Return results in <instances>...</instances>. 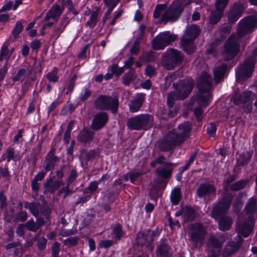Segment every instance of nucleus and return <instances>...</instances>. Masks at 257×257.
<instances>
[{
    "instance_id": "obj_7",
    "label": "nucleus",
    "mask_w": 257,
    "mask_h": 257,
    "mask_svg": "<svg viewBox=\"0 0 257 257\" xmlns=\"http://www.w3.org/2000/svg\"><path fill=\"white\" fill-rule=\"evenodd\" d=\"M154 123V118L149 114H142L129 118L126 122L127 127L132 130H148Z\"/></svg>"
},
{
    "instance_id": "obj_12",
    "label": "nucleus",
    "mask_w": 257,
    "mask_h": 257,
    "mask_svg": "<svg viewBox=\"0 0 257 257\" xmlns=\"http://www.w3.org/2000/svg\"><path fill=\"white\" fill-rule=\"evenodd\" d=\"M255 59L253 57L247 58L236 70V77L238 81L250 77L254 70Z\"/></svg>"
},
{
    "instance_id": "obj_28",
    "label": "nucleus",
    "mask_w": 257,
    "mask_h": 257,
    "mask_svg": "<svg viewBox=\"0 0 257 257\" xmlns=\"http://www.w3.org/2000/svg\"><path fill=\"white\" fill-rule=\"evenodd\" d=\"M227 70L226 64H222L217 67L213 70L214 79L216 83H218L224 78Z\"/></svg>"
},
{
    "instance_id": "obj_4",
    "label": "nucleus",
    "mask_w": 257,
    "mask_h": 257,
    "mask_svg": "<svg viewBox=\"0 0 257 257\" xmlns=\"http://www.w3.org/2000/svg\"><path fill=\"white\" fill-rule=\"evenodd\" d=\"M188 241L195 247H201L207 234L206 228L204 224L195 222L189 224L187 228Z\"/></svg>"
},
{
    "instance_id": "obj_42",
    "label": "nucleus",
    "mask_w": 257,
    "mask_h": 257,
    "mask_svg": "<svg viewBox=\"0 0 257 257\" xmlns=\"http://www.w3.org/2000/svg\"><path fill=\"white\" fill-rule=\"evenodd\" d=\"M247 182H248L247 180H241L239 181H237V182L231 184L229 186L230 189L232 191H235L242 189L244 188H245Z\"/></svg>"
},
{
    "instance_id": "obj_45",
    "label": "nucleus",
    "mask_w": 257,
    "mask_h": 257,
    "mask_svg": "<svg viewBox=\"0 0 257 257\" xmlns=\"http://www.w3.org/2000/svg\"><path fill=\"white\" fill-rule=\"evenodd\" d=\"M251 155L249 153H243L237 160V164L240 166L247 164L249 161Z\"/></svg>"
},
{
    "instance_id": "obj_29",
    "label": "nucleus",
    "mask_w": 257,
    "mask_h": 257,
    "mask_svg": "<svg viewBox=\"0 0 257 257\" xmlns=\"http://www.w3.org/2000/svg\"><path fill=\"white\" fill-rule=\"evenodd\" d=\"M63 9V8H61L58 5H53L47 13L44 20L47 21L51 18L55 19L59 17L61 15Z\"/></svg>"
},
{
    "instance_id": "obj_30",
    "label": "nucleus",
    "mask_w": 257,
    "mask_h": 257,
    "mask_svg": "<svg viewBox=\"0 0 257 257\" xmlns=\"http://www.w3.org/2000/svg\"><path fill=\"white\" fill-rule=\"evenodd\" d=\"M172 165V163L166 162L164 167H159L156 169V173L157 175L163 178H169L171 176L172 171V169L171 168Z\"/></svg>"
},
{
    "instance_id": "obj_19",
    "label": "nucleus",
    "mask_w": 257,
    "mask_h": 257,
    "mask_svg": "<svg viewBox=\"0 0 257 257\" xmlns=\"http://www.w3.org/2000/svg\"><path fill=\"white\" fill-rule=\"evenodd\" d=\"M236 240H232L227 242L221 254L223 257H229L236 252L241 247L242 243V239L241 236H237Z\"/></svg>"
},
{
    "instance_id": "obj_6",
    "label": "nucleus",
    "mask_w": 257,
    "mask_h": 257,
    "mask_svg": "<svg viewBox=\"0 0 257 257\" xmlns=\"http://www.w3.org/2000/svg\"><path fill=\"white\" fill-rule=\"evenodd\" d=\"M190 0H176L172 4L162 15L161 22L177 21L180 18L185 6L190 4Z\"/></svg>"
},
{
    "instance_id": "obj_15",
    "label": "nucleus",
    "mask_w": 257,
    "mask_h": 257,
    "mask_svg": "<svg viewBox=\"0 0 257 257\" xmlns=\"http://www.w3.org/2000/svg\"><path fill=\"white\" fill-rule=\"evenodd\" d=\"M232 198L233 196L230 194H227L223 197L218 204L214 207L211 212L212 217L216 219L218 217L225 214L230 207Z\"/></svg>"
},
{
    "instance_id": "obj_33",
    "label": "nucleus",
    "mask_w": 257,
    "mask_h": 257,
    "mask_svg": "<svg viewBox=\"0 0 257 257\" xmlns=\"http://www.w3.org/2000/svg\"><path fill=\"white\" fill-rule=\"evenodd\" d=\"M63 184L64 183L62 181H53L51 179H50L46 181L44 185L45 191L53 193Z\"/></svg>"
},
{
    "instance_id": "obj_35",
    "label": "nucleus",
    "mask_w": 257,
    "mask_h": 257,
    "mask_svg": "<svg viewBox=\"0 0 257 257\" xmlns=\"http://www.w3.org/2000/svg\"><path fill=\"white\" fill-rule=\"evenodd\" d=\"M100 9L97 8L95 11L91 12L90 17L85 24V26L90 29H93L96 25L99 20V12Z\"/></svg>"
},
{
    "instance_id": "obj_9",
    "label": "nucleus",
    "mask_w": 257,
    "mask_h": 257,
    "mask_svg": "<svg viewBox=\"0 0 257 257\" xmlns=\"http://www.w3.org/2000/svg\"><path fill=\"white\" fill-rule=\"evenodd\" d=\"M119 104L118 98L116 96L100 95L95 99L94 106L97 109L110 110L113 114H116Z\"/></svg>"
},
{
    "instance_id": "obj_49",
    "label": "nucleus",
    "mask_w": 257,
    "mask_h": 257,
    "mask_svg": "<svg viewBox=\"0 0 257 257\" xmlns=\"http://www.w3.org/2000/svg\"><path fill=\"white\" fill-rule=\"evenodd\" d=\"M171 199L172 203L177 205L178 204L180 199V191L179 189H174L171 195Z\"/></svg>"
},
{
    "instance_id": "obj_24",
    "label": "nucleus",
    "mask_w": 257,
    "mask_h": 257,
    "mask_svg": "<svg viewBox=\"0 0 257 257\" xmlns=\"http://www.w3.org/2000/svg\"><path fill=\"white\" fill-rule=\"evenodd\" d=\"M242 13V6L240 4L236 3L230 9L228 19L230 23H235L241 16Z\"/></svg>"
},
{
    "instance_id": "obj_63",
    "label": "nucleus",
    "mask_w": 257,
    "mask_h": 257,
    "mask_svg": "<svg viewBox=\"0 0 257 257\" xmlns=\"http://www.w3.org/2000/svg\"><path fill=\"white\" fill-rule=\"evenodd\" d=\"M140 49V42L139 40H136L130 50V52L132 54H138Z\"/></svg>"
},
{
    "instance_id": "obj_21",
    "label": "nucleus",
    "mask_w": 257,
    "mask_h": 257,
    "mask_svg": "<svg viewBox=\"0 0 257 257\" xmlns=\"http://www.w3.org/2000/svg\"><path fill=\"white\" fill-rule=\"evenodd\" d=\"M171 247L168 244L166 239L162 238L157 246V257H172Z\"/></svg>"
},
{
    "instance_id": "obj_14",
    "label": "nucleus",
    "mask_w": 257,
    "mask_h": 257,
    "mask_svg": "<svg viewBox=\"0 0 257 257\" xmlns=\"http://www.w3.org/2000/svg\"><path fill=\"white\" fill-rule=\"evenodd\" d=\"M191 131V123L187 121L180 124L176 130H174L170 132L175 136L174 138L181 145L184 143L186 139L190 137Z\"/></svg>"
},
{
    "instance_id": "obj_34",
    "label": "nucleus",
    "mask_w": 257,
    "mask_h": 257,
    "mask_svg": "<svg viewBox=\"0 0 257 257\" xmlns=\"http://www.w3.org/2000/svg\"><path fill=\"white\" fill-rule=\"evenodd\" d=\"M6 160H7L8 163L10 162L12 160L14 161L19 160L13 148L9 147L7 148L6 152L1 156L0 162H3Z\"/></svg>"
},
{
    "instance_id": "obj_48",
    "label": "nucleus",
    "mask_w": 257,
    "mask_h": 257,
    "mask_svg": "<svg viewBox=\"0 0 257 257\" xmlns=\"http://www.w3.org/2000/svg\"><path fill=\"white\" fill-rule=\"evenodd\" d=\"M113 234L114 238L117 240H119L123 235L122 226L120 224H116L113 229Z\"/></svg>"
},
{
    "instance_id": "obj_40",
    "label": "nucleus",
    "mask_w": 257,
    "mask_h": 257,
    "mask_svg": "<svg viewBox=\"0 0 257 257\" xmlns=\"http://www.w3.org/2000/svg\"><path fill=\"white\" fill-rule=\"evenodd\" d=\"M137 76L135 74V70L131 69L130 71L125 73L122 78V83L125 85H129L130 83L135 80Z\"/></svg>"
},
{
    "instance_id": "obj_56",
    "label": "nucleus",
    "mask_w": 257,
    "mask_h": 257,
    "mask_svg": "<svg viewBox=\"0 0 257 257\" xmlns=\"http://www.w3.org/2000/svg\"><path fill=\"white\" fill-rule=\"evenodd\" d=\"M91 94V91L88 88H86L84 90V92L81 93L79 99L80 101L84 102L90 96Z\"/></svg>"
},
{
    "instance_id": "obj_37",
    "label": "nucleus",
    "mask_w": 257,
    "mask_h": 257,
    "mask_svg": "<svg viewBox=\"0 0 257 257\" xmlns=\"http://www.w3.org/2000/svg\"><path fill=\"white\" fill-rule=\"evenodd\" d=\"M246 213L249 216L257 211V199L254 197L250 198L245 206Z\"/></svg>"
},
{
    "instance_id": "obj_18",
    "label": "nucleus",
    "mask_w": 257,
    "mask_h": 257,
    "mask_svg": "<svg viewBox=\"0 0 257 257\" xmlns=\"http://www.w3.org/2000/svg\"><path fill=\"white\" fill-rule=\"evenodd\" d=\"M25 207L30 209L32 214L35 217L43 215L46 219H49L51 210L46 206H42L39 203H26Z\"/></svg>"
},
{
    "instance_id": "obj_44",
    "label": "nucleus",
    "mask_w": 257,
    "mask_h": 257,
    "mask_svg": "<svg viewBox=\"0 0 257 257\" xmlns=\"http://www.w3.org/2000/svg\"><path fill=\"white\" fill-rule=\"evenodd\" d=\"M167 8V4H160L156 6L153 13V17L155 19L161 18L162 14Z\"/></svg>"
},
{
    "instance_id": "obj_43",
    "label": "nucleus",
    "mask_w": 257,
    "mask_h": 257,
    "mask_svg": "<svg viewBox=\"0 0 257 257\" xmlns=\"http://www.w3.org/2000/svg\"><path fill=\"white\" fill-rule=\"evenodd\" d=\"M142 57L143 61L147 63L154 62L157 58L155 53L152 51L144 52Z\"/></svg>"
},
{
    "instance_id": "obj_8",
    "label": "nucleus",
    "mask_w": 257,
    "mask_h": 257,
    "mask_svg": "<svg viewBox=\"0 0 257 257\" xmlns=\"http://www.w3.org/2000/svg\"><path fill=\"white\" fill-rule=\"evenodd\" d=\"M200 32V28L196 25L192 24L186 28L185 33L181 39V45L187 53L191 54L195 51L193 42Z\"/></svg>"
},
{
    "instance_id": "obj_46",
    "label": "nucleus",
    "mask_w": 257,
    "mask_h": 257,
    "mask_svg": "<svg viewBox=\"0 0 257 257\" xmlns=\"http://www.w3.org/2000/svg\"><path fill=\"white\" fill-rule=\"evenodd\" d=\"M27 73V70L25 68L20 69L16 75L13 78L14 82L20 81L22 82L24 80Z\"/></svg>"
},
{
    "instance_id": "obj_36",
    "label": "nucleus",
    "mask_w": 257,
    "mask_h": 257,
    "mask_svg": "<svg viewBox=\"0 0 257 257\" xmlns=\"http://www.w3.org/2000/svg\"><path fill=\"white\" fill-rule=\"evenodd\" d=\"M232 223V220L230 217L226 216L221 217L218 221L219 229L222 231L228 230Z\"/></svg>"
},
{
    "instance_id": "obj_47",
    "label": "nucleus",
    "mask_w": 257,
    "mask_h": 257,
    "mask_svg": "<svg viewBox=\"0 0 257 257\" xmlns=\"http://www.w3.org/2000/svg\"><path fill=\"white\" fill-rule=\"evenodd\" d=\"M58 68L57 67H54L52 71L49 72L46 77L50 82H56L58 80V77L57 76Z\"/></svg>"
},
{
    "instance_id": "obj_20",
    "label": "nucleus",
    "mask_w": 257,
    "mask_h": 257,
    "mask_svg": "<svg viewBox=\"0 0 257 257\" xmlns=\"http://www.w3.org/2000/svg\"><path fill=\"white\" fill-rule=\"evenodd\" d=\"M109 116L107 113L104 111L97 113L94 116L91 124L93 131H98L105 126L108 121Z\"/></svg>"
},
{
    "instance_id": "obj_53",
    "label": "nucleus",
    "mask_w": 257,
    "mask_h": 257,
    "mask_svg": "<svg viewBox=\"0 0 257 257\" xmlns=\"http://www.w3.org/2000/svg\"><path fill=\"white\" fill-rule=\"evenodd\" d=\"M41 71V63L40 62L38 63L36 58H35L34 67L31 69L29 74L30 75L32 73H34L35 74H37V73H40Z\"/></svg>"
},
{
    "instance_id": "obj_62",
    "label": "nucleus",
    "mask_w": 257,
    "mask_h": 257,
    "mask_svg": "<svg viewBox=\"0 0 257 257\" xmlns=\"http://www.w3.org/2000/svg\"><path fill=\"white\" fill-rule=\"evenodd\" d=\"M130 179L131 181L134 183L138 178L143 175L141 172H131L127 174Z\"/></svg>"
},
{
    "instance_id": "obj_17",
    "label": "nucleus",
    "mask_w": 257,
    "mask_h": 257,
    "mask_svg": "<svg viewBox=\"0 0 257 257\" xmlns=\"http://www.w3.org/2000/svg\"><path fill=\"white\" fill-rule=\"evenodd\" d=\"M175 136L168 133L164 137L159 140L158 142V147L160 151L162 152H168L177 146H180L174 138Z\"/></svg>"
},
{
    "instance_id": "obj_27",
    "label": "nucleus",
    "mask_w": 257,
    "mask_h": 257,
    "mask_svg": "<svg viewBox=\"0 0 257 257\" xmlns=\"http://www.w3.org/2000/svg\"><path fill=\"white\" fill-rule=\"evenodd\" d=\"M99 152L98 149H94L89 152H84L81 154L80 161L82 166L83 168L87 167V162L92 160L98 155Z\"/></svg>"
},
{
    "instance_id": "obj_3",
    "label": "nucleus",
    "mask_w": 257,
    "mask_h": 257,
    "mask_svg": "<svg viewBox=\"0 0 257 257\" xmlns=\"http://www.w3.org/2000/svg\"><path fill=\"white\" fill-rule=\"evenodd\" d=\"M211 76L206 72H202L197 80L199 93L197 100L199 105L206 107L211 98L210 91L212 88Z\"/></svg>"
},
{
    "instance_id": "obj_59",
    "label": "nucleus",
    "mask_w": 257,
    "mask_h": 257,
    "mask_svg": "<svg viewBox=\"0 0 257 257\" xmlns=\"http://www.w3.org/2000/svg\"><path fill=\"white\" fill-rule=\"evenodd\" d=\"M23 29V26L21 22H18L13 30V34L15 37H17Z\"/></svg>"
},
{
    "instance_id": "obj_32",
    "label": "nucleus",
    "mask_w": 257,
    "mask_h": 257,
    "mask_svg": "<svg viewBox=\"0 0 257 257\" xmlns=\"http://www.w3.org/2000/svg\"><path fill=\"white\" fill-rule=\"evenodd\" d=\"M69 18L64 16L59 25L55 28L52 34V37L55 39H57L69 24Z\"/></svg>"
},
{
    "instance_id": "obj_58",
    "label": "nucleus",
    "mask_w": 257,
    "mask_h": 257,
    "mask_svg": "<svg viewBox=\"0 0 257 257\" xmlns=\"http://www.w3.org/2000/svg\"><path fill=\"white\" fill-rule=\"evenodd\" d=\"M47 240L44 237H41L38 238L37 240V246L38 248L41 250H44L46 248Z\"/></svg>"
},
{
    "instance_id": "obj_13",
    "label": "nucleus",
    "mask_w": 257,
    "mask_h": 257,
    "mask_svg": "<svg viewBox=\"0 0 257 257\" xmlns=\"http://www.w3.org/2000/svg\"><path fill=\"white\" fill-rule=\"evenodd\" d=\"M159 235L158 230H151L145 229L139 232L138 234L137 241L138 243L147 247L150 252L154 249V245L152 244L155 237Z\"/></svg>"
},
{
    "instance_id": "obj_38",
    "label": "nucleus",
    "mask_w": 257,
    "mask_h": 257,
    "mask_svg": "<svg viewBox=\"0 0 257 257\" xmlns=\"http://www.w3.org/2000/svg\"><path fill=\"white\" fill-rule=\"evenodd\" d=\"M182 215L185 221H192L195 217V212L192 208L186 207L182 210Z\"/></svg>"
},
{
    "instance_id": "obj_39",
    "label": "nucleus",
    "mask_w": 257,
    "mask_h": 257,
    "mask_svg": "<svg viewBox=\"0 0 257 257\" xmlns=\"http://www.w3.org/2000/svg\"><path fill=\"white\" fill-rule=\"evenodd\" d=\"M223 12L220 10L212 11L209 16V23L211 25L217 24L221 19Z\"/></svg>"
},
{
    "instance_id": "obj_61",
    "label": "nucleus",
    "mask_w": 257,
    "mask_h": 257,
    "mask_svg": "<svg viewBox=\"0 0 257 257\" xmlns=\"http://www.w3.org/2000/svg\"><path fill=\"white\" fill-rule=\"evenodd\" d=\"M216 131V128L215 124L213 122L210 123L207 128L208 134L210 137H214L215 135Z\"/></svg>"
},
{
    "instance_id": "obj_2",
    "label": "nucleus",
    "mask_w": 257,
    "mask_h": 257,
    "mask_svg": "<svg viewBox=\"0 0 257 257\" xmlns=\"http://www.w3.org/2000/svg\"><path fill=\"white\" fill-rule=\"evenodd\" d=\"M194 81L191 78L180 80L176 83L173 84L175 91L170 92L167 97V104L170 108L168 117H173L176 114V111H173V108L175 99L183 100L186 98L192 91L194 86Z\"/></svg>"
},
{
    "instance_id": "obj_51",
    "label": "nucleus",
    "mask_w": 257,
    "mask_h": 257,
    "mask_svg": "<svg viewBox=\"0 0 257 257\" xmlns=\"http://www.w3.org/2000/svg\"><path fill=\"white\" fill-rule=\"evenodd\" d=\"M60 243L55 242L52 246V255L51 257H59V254L60 251Z\"/></svg>"
},
{
    "instance_id": "obj_1",
    "label": "nucleus",
    "mask_w": 257,
    "mask_h": 257,
    "mask_svg": "<svg viewBox=\"0 0 257 257\" xmlns=\"http://www.w3.org/2000/svg\"><path fill=\"white\" fill-rule=\"evenodd\" d=\"M257 27V13L242 20L238 24L236 33L232 34L226 41L222 55L225 60H230L239 51V44L243 37L251 33Z\"/></svg>"
},
{
    "instance_id": "obj_55",
    "label": "nucleus",
    "mask_w": 257,
    "mask_h": 257,
    "mask_svg": "<svg viewBox=\"0 0 257 257\" xmlns=\"http://www.w3.org/2000/svg\"><path fill=\"white\" fill-rule=\"evenodd\" d=\"M77 78V75L74 74L71 78L70 79L69 82V85L67 88V91L66 93L68 94L69 93H71L73 90V89L75 86V80Z\"/></svg>"
},
{
    "instance_id": "obj_10",
    "label": "nucleus",
    "mask_w": 257,
    "mask_h": 257,
    "mask_svg": "<svg viewBox=\"0 0 257 257\" xmlns=\"http://www.w3.org/2000/svg\"><path fill=\"white\" fill-rule=\"evenodd\" d=\"M181 53L174 49H168L163 55L161 60L163 66L166 69L172 70L183 60Z\"/></svg>"
},
{
    "instance_id": "obj_54",
    "label": "nucleus",
    "mask_w": 257,
    "mask_h": 257,
    "mask_svg": "<svg viewBox=\"0 0 257 257\" xmlns=\"http://www.w3.org/2000/svg\"><path fill=\"white\" fill-rule=\"evenodd\" d=\"M36 222L33 219H30L26 223L27 229L33 232H36L38 230Z\"/></svg>"
},
{
    "instance_id": "obj_5",
    "label": "nucleus",
    "mask_w": 257,
    "mask_h": 257,
    "mask_svg": "<svg viewBox=\"0 0 257 257\" xmlns=\"http://www.w3.org/2000/svg\"><path fill=\"white\" fill-rule=\"evenodd\" d=\"M226 239L224 234L218 233L210 235L206 244L205 251L207 257H219Z\"/></svg>"
},
{
    "instance_id": "obj_52",
    "label": "nucleus",
    "mask_w": 257,
    "mask_h": 257,
    "mask_svg": "<svg viewBox=\"0 0 257 257\" xmlns=\"http://www.w3.org/2000/svg\"><path fill=\"white\" fill-rule=\"evenodd\" d=\"M228 0H216L215 8L216 10H220L223 12L225 8L228 5Z\"/></svg>"
},
{
    "instance_id": "obj_57",
    "label": "nucleus",
    "mask_w": 257,
    "mask_h": 257,
    "mask_svg": "<svg viewBox=\"0 0 257 257\" xmlns=\"http://www.w3.org/2000/svg\"><path fill=\"white\" fill-rule=\"evenodd\" d=\"M65 6L67 8L68 11L74 15H76L78 14V11L74 7L73 2L71 0H67L65 3Z\"/></svg>"
},
{
    "instance_id": "obj_23",
    "label": "nucleus",
    "mask_w": 257,
    "mask_h": 257,
    "mask_svg": "<svg viewBox=\"0 0 257 257\" xmlns=\"http://www.w3.org/2000/svg\"><path fill=\"white\" fill-rule=\"evenodd\" d=\"M55 149L52 148L47 154L45 159V170L49 171L53 170L55 164L59 161V158L55 155Z\"/></svg>"
},
{
    "instance_id": "obj_31",
    "label": "nucleus",
    "mask_w": 257,
    "mask_h": 257,
    "mask_svg": "<svg viewBox=\"0 0 257 257\" xmlns=\"http://www.w3.org/2000/svg\"><path fill=\"white\" fill-rule=\"evenodd\" d=\"M253 93L251 91H244L240 95L235 96L234 97V102L236 104L249 103L251 102Z\"/></svg>"
},
{
    "instance_id": "obj_41",
    "label": "nucleus",
    "mask_w": 257,
    "mask_h": 257,
    "mask_svg": "<svg viewBox=\"0 0 257 257\" xmlns=\"http://www.w3.org/2000/svg\"><path fill=\"white\" fill-rule=\"evenodd\" d=\"M12 55V52H10L7 46L3 45L0 51V61L4 59L6 60L7 64H8L9 60Z\"/></svg>"
},
{
    "instance_id": "obj_50",
    "label": "nucleus",
    "mask_w": 257,
    "mask_h": 257,
    "mask_svg": "<svg viewBox=\"0 0 257 257\" xmlns=\"http://www.w3.org/2000/svg\"><path fill=\"white\" fill-rule=\"evenodd\" d=\"M145 74L149 77H152L156 75V70L155 67L151 65H148L145 70Z\"/></svg>"
},
{
    "instance_id": "obj_60",
    "label": "nucleus",
    "mask_w": 257,
    "mask_h": 257,
    "mask_svg": "<svg viewBox=\"0 0 257 257\" xmlns=\"http://www.w3.org/2000/svg\"><path fill=\"white\" fill-rule=\"evenodd\" d=\"M78 238L77 237H71L64 240V244L69 246H72L77 244Z\"/></svg>"
},
{
    "instance_id": "obj_11",
    "label": "nucleus",
    "mask_w": 257,
    "mask_h": 257,
    "mask_svg": "<svg viewBox=\"0 0 257 257\" xmlns=\"http://www.w3.org/2000/svg\"><path fill=\"white\" fill-rule=\"evenodd\" d=\"M177 37L176 35L169 31L160 33L153 39L152 42V48L156 50H163L175 41Z\"/></svg>"
},
{
    "instance_id": "obj_22",
    "label": "nucleus",
    "mask_w": 257,
    "mask_h": 257,
    "mask_svg": "<svg viewBox=\"0 0 257 257\" xmlns=\"http://www.w3.org/2000/svg\"><path fill=\"white\" fill-rule=\"evenodd\" d=\"M216 188L213 185L201 184L197 189L196 193L199 197H206L209 195L215 196Z\"/></svg>"
},
{
    "instance_id": "obj_26",
    "label": "nucleus",
    "mask_w": 257,
    "mask_h": 257,
    "mask_svg": "<svg viewBox=\"0 0 257 257\" xmlns=\"http://www.w3.org/2000/svg\"><path fill=\"white\" fill-rule=\"evenodd\" d=\"M95 133L86 128L82 129L77 136V140L82 143H88L91 142L94 136Z\"/></svg>"
},
{
    "instance_id": "obj_25",
    "label": "nucleus",
    "mask_w": 257,
    "mask_h": 257,
    "mask_svg": "<svg viewBox=\"0 0 257 257\" xmlns=\"http://www.w3.org/2000/svg\"><path fill=\"white\" fill-rule=\"evenodd\" d=\"M145 96L144 94L139 93L137 94L135 98L131 101L128 104L131 112H136L140 109L144 101Z\"/></svg>"
},
{
    "instance_id": "obj_16",
    "label": "nucleus",
    "mask_w": 257,
    "mask_h": 257,
    "mask_svg": "<svg viewBox=\"0 0 257 257\" xmlns=\"http://www.w3.org/2000/svg\"><path fill=\"white\" fill-rule=\"evenodd\" d=\"M254 225V220L252 216H248L244 221L238 220L236 226V231L244 237L248 236L252 230Z\"/></svg>"
},
{
    "instance_id": "obj_64",
    "label": "nucleus",
    "mask_w": 257,
    "mask_h": 257,
    "mask_svg": "<svg viewBox=\"0 0 257 257\" xmlns=\"http://www.w3.org/2000/svg\"><path fill=\"white\" fill-rule=\"evenodd\" d=\"M103 1L108 9H111V10H113L118 2L115 0H103Z\"/></svg>"
}]
</instances>
